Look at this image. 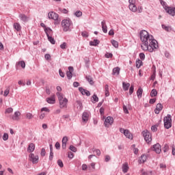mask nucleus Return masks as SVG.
<instances>
[{
	"label": "nucleus",
	"mask_w": 175,
	"mask_h": 175,
	"mask_svg": "<svg viewBox=\"0 0 175 175\" xmlns=\"http://www.w3.org/2000/svg\"><path fill=\"white\" fill-rule=\"evenodd\" d=\"M141 41L142 42V45L141 48L144 51H149V53H152L154 50H157L159 47L158 45V41L154 39L152 35H150L148 31L146 30H142L139 33Z\"/></svg>",
	"instance_id": "obj_1"
},
{
	"label": "nucleus",
	"mask_w": 175,
	"mask_h": 175,
	"mask_svg": "<svg viewBox=\"0 0 175 175\" xmlns=\"http://www.w3.org/2000/svg\"><path fill=\"white\" fill-rule=\"evenodd\" d=\"M62 27L64 32H70L73 29V23L69 18L64 19L62 21Z\"/></svg>",
	"instance_id": "obj_2"
},
{
	"label": "nucleus",
	"mask_w": 175,
	"mask_h": 175,
	"mask_svg": "<svg viewBox=\"0 0 175 175\" xmlns=\"http://www.w3.org/2000/svg\"><path fill=\"white\" fill-rule=\"evenodd\" d=\"M163 122H164V128L165 129H170V127L172 126V115L167 114V116H165L163 118Z\"/></svg>",
	"instance_id": "obj_3"
},
{
	"label": "nucleus",
	"mask_w": 175,
	"mask_h": 175,
	"mask_svg": "<svg viewBox=\"0 0 175 175\" xmlns=\"http://www.w3.org/2000/svg\"><path fill=\"white\" fill-rule=\"evenodd\" d=\"M142 135L144 136L145 142L146 143H150V142H152V135H151V133L148 131H144L142 132Z\"/></svg>",
	"instance_id": "obj_4"
},
{
	"label": "nucleus",
	"mask_w": 175,
	"mask_h": 175,
	"mask_svg": "<svg viewBox=\"0 0 175 175\" xmlns=\"http://www.w3.org/2000/svg\"><path fill=\"white\" fill-rule=\"evenodd\" d=\"M48 17L50 20H54V21H56V23H59V21L58 20L59 16L58 15V14L54 12H49Z\"/></svg>",
	"instance_id": "obj_5"
},
{
	"label": "nucleus",
	"mask_w": 175,
	"mask_h": 175,
	"mask_svg": "<svg viewBox=\"0 0 175 175\" xmlns=\"http://www.w3.org/2000/svg\"><path fill=\"white\" fill-rule=\"evenodd\" d=\"M29 159L33 165H35L39 162V156L35 155L33 153H31L29 155Z\"/></svg>",
	"instance_id": "obj_6"
},
{
	"label": "nucleus",
	"mask_w": 175,
	"mask_h": 175,
	"mask_svg": "<svg viewBox=\"0 0 175 175\" xmlns=\"http://www.w3.org/2000/svg\"><path fill=\"white\" fill-rule=\"evenodd\" d=\"M60 109H66L68 107V98H64L63 100H59Z\"/></svg>",
	"instance_id": "obj_7"
},
{
	"label": "nucleus",
	"mask_w": 175,
	"mask_h": 175,
	"mask_svg": "<svg viewBox=\"0 0 175 175\" xmlns=\"http://www.w3.org/2000/svg\"><path fill=\"white\" fill-rule=\"evenodd\" d=\"M114 122V119L113 117L108 116L105 118L104 122L105 126L109 127V125H111Z\"/></svg>",
	"instance_id": "obj_8"
},
{
	"label": "nucleus",
	"mask_w": 175,
	"mask_h": 175,
	"mask_svg": "<svg viewBox=\"0 0 175 175\" xmlns=\"http://www.w3.org/2000/svg\"><path fill=\"white\" fill-rule=\"evenodd\" d=\"M165 12L166 13H168L170 16H172V17H174L175 16V7H165Z\"/></svg>",
	"instance_id": "obj_9"
},
{
	"label": "nucleus",
	"mask_w": 175,
	"mask_h": 175,
	"mask_svg": "<svg viewBox=\"0 0 175 175\" xmlns=\"http://www.w3.org/2000/svg\"><path fill=\"white\" fill-rule=\"evenodd\" d=\"M73 66L68 67V71L66 72V76L68 80H70L73 77Z\"/></svg>",
	"instance_id": "obj_10"
},
{
	"label": "nucleus",
	"mask_w": 175,
	"mask_h": 175,
	"mask_svg": "<svg viewBox=\"0 0 175 175\" xmlns=\"http://www.w3.org/2000/svg\"><path fill=\"white\" fill-rule=\"evenodd\" d=\"M46 100L49 105H54V103H55V94H53L50 97L46 98Z\"/></svg>",
	"instance_id": "obj_11"
},
{
	"label": "nucleus",
	"mask_w": 175,
	"mask_h": 175,
	"mask_svg": "<svg viewBox=\"0 0 175 175\" xmlns=\"http://www.w3.org/2000/svg\"><path fill=\"white\" fill-rule=\"evenodd\" d=\"M90 118V113L87 111H84L82 113V121L83 122H87Z\"/></svg>",
	"instance_id": "obj_12"
},
{
	"label": "nucleus",
	"mask_w": 175,
	"mask_h": 175,
	"mask_svg": "<svg viewBox=\"0 0 175 175\" xmlns=\"http://www.w3.org/2000/svg\"><path fill=\"white\" fill-rule=\"evenodd\" d=\"M153 151H155L157 154H161V144H156L153 145Z\"/></svg>",
	"instance_id": "obj_13"
},
{
	"label": "nucleus",
	"mask_w": 175,
	"mask_h": 175,
	"mask_svg": "<svg viewBox=\"0 0 175 175\" xmlns=\"http://www.w3.org/2000/svg\"><path fill=\"white\" fill-rule=\"evenodd\" d=\"M21 66V68L23 69H25V62H24V60H22L18 62H16V66H15L16 69V70L18 69V66Z\"/></svg>",
	"instance_id": "obj_14"
},
{
	"label": "nucleus",
	"mask_w": 175,
	"mask_h": 175,
	"mask_svg": "<svg viewBox=\"0 0 175 175\" xmlns=\"http://www.w3.org/2000/svg\"><path fill=\"white\" fill-rule=\"evenodd\" d=\"M44 31L47 38H49V36H51V35H53V29H51V28H50V27H45L44 29Z\"/></svg>",
	"instance_id": "obj_15"
},
{
	"label": "nucleus",
	"mask_w": 175,
	"mask_h": 175,
	"mask_svg": "<svg viewBox=\"0 0 175 175\" xmlns=\"http://www.w3.org/2000/svg\"><path fill=\"white\" fill-rule=\"evenodd\" d=\"M122 170L124 173H128V170H129V165L128 163H124L122 165Z\"/></svg>",
	"instance_id": "obj_16"
},
{
	"label": "nucleus",
	"mask_w": 175,
	"mask_h": 175,
	"mask_svg": "<svg viewBox=\"0 0 175 175\" xmlns=\"http://www.w3.org/2000/svg\"><path fill=\"white\" fill-rule=\"evenodd\" d=\"M19 18L21 20V21H23V23H27L28 20H29V18H28V16L24 14H20Z\"/></svg>",
	"instance_id": "obj_17"
},
{
	"label": "nucleus",
	"mask_w": 175,
	"mask_h": 175,
	"mask_svg": "<svg viewBox=\"0 0 175 175\" xmlns=\"http://www.w3.org/2000/svg\"><path fill=\"white\" fill-rule=\"evenodd\" d=\"M75 107L77 109V110H82L83 109V104L81 103V101L77 100L75 104Z\"/></svg>",
	"instance_id": "obj_18"
},
{
	"label": "nucleus",
	"mask_w": 175,
	"mask_h": 175,
	"mask_svg": "<svg viewBox=\"0 0 175 175\" xmlns=\"http://www.w3.org/2000/svg\"><path fill=\"white\" fill-rule=\"evenodd\" d=\"M33 151H35V144L33 143H31L28 146L27 152H33Z\"/></svg>",
	"instance_id": "obj_19"
},
{
	"label": "nucleus",
	"mask_w": 175,
	"mask_h": 175,
	"mask_svg": "<svg viewBox=\"0 0 175 175\" xmlns=\"http://www.w3.org/2000/svg\"><path fill=\"white\" fill-rule=\"evenodd\" d=\"M101 27H102V29H103V31L104 32V33H107V25H106L105 21H103L101 22Z\"/></svg>",
	"instance_id": "obj_20"
},
{
	"label": "nucleus",
	"mask_w": 175,
	"mask_h": 175,
	"mask_svg": "<svg viewBox=\"0 0 175 175\" xmlns=\"http://www.w3.org/2000/svg\"><path fill=\"white\" fill-rule=\"evenodd\" d=\"M120 70H121V69L119 67L113 68L112 75L118 76V75H120Z\"/></svg>",
	"instance_id": "obj_21"
},
{
	"label": "nucleus",
	"mask_w": 175,
	"mask_h": 175,
	"mask_svg": "<svg viewBox=\"0 0 175 175\" xmlns=\"http://www.w3.org/2000/svg\"><path fill=\"white\" fill-rule=\"evenodd\" d=\"M129 87H131V84L129 83L122 82V88L124 91H128L129 90Z\"/></svg>",
	"instance_id": "obj_22"
},
{
	"label": "nucleus",
	"mask_w": 175,
	"mask_h": 175,
	"mask_svg": "<svg viewBox=\"0 0 175 175\" xmlns=\"http://www.w3.org/2000/svg\"><path fill=\"white\" fill-rule=\"evenodd\" d=\"M14 29L18 32L19 31H21V25H20V23H14L13 25Z\"/></svg>",
	"instance_id": "obj_23"
},
{
	"label": "nucleus",
	"mask_w": 175,
	"mask_h": 175,
	"mask_svg": "<svg viewBox=\"0 0 175 175\" xmlns=\"http://www.w3.org/2000/svg\"><path fill=\"white\" fill-rule=\"evenodd\" d=\"M129 8L131 12H133L134 13L135 12H137V7H136V5L135 4H129Z\"/></svg>",
	"instance_id": "obj_24"
},
{
	"label": "nucleus",
	"mask_w": 175,
	"mask_h": 175,
	"mask_svg": "<svg viewBox=\"0 0 175 175\" xmlns=\"http://www.w3.org/2000/svg\"><path fill=\"white\" fill-rule=\"evenodd\" d=\"M135 64L136 68L139 69L141 66H143V60H141L140 59H137Z\"/></svg>",
	"instance_id": "obj_25"
},
{
	"label": "nucleus",
	"mask_w": 175,
	"mask_h": 175,
	"mask_svg": "<svg viewBox=\"0 0 175 175\" xmlns=\"http://www.w3.org/2000/svg\"><path fill=\"white\" fill-rule=\"evenodd\" d=\"M100 43V41H99L98 40L95 39L93 41L90 42V46H96Z\"/></svg>",
	"instance_id": "obj_26"
},
{
	"label": "nucleus",
	"mask_w": 175,
	"mask_h": 175,
	"mask_svg": "<svg viewBox=\"0 0 175 175\" xmlns=\"http://www.w3.org/2000/svg\"><path fill=\"white\" fill-rule=\"evenodd\" d=\"M124 135L127 137V139H133V136L132 135V133H131V132L128 129L126 130Z\"/></svg>",
	"instance_id": "obj_27"
},
{
	"label": "nucleus",
	"mask_w": 175,
	"mask_h": 175,
	"mask_svg": "<svg viewBox=\"0 0 175 175\" xmlns=\"http://www.w3.org/2000/svg\"><path fill=\"white\" fill-rule=\"evenodd\" d=\"M142 95H143V89L141 88H139L137 91V96L139 99H140Z\"/></svg>",
	"instance_id": "obj_28"
},
{
	"label": "nucleus",
	"mask_w": 175,
	"mask_h": 175,
	"mask_svg": "<svg viewBox=\"0 0 175 175\" xmlns=\"http://www.w3.org/2000/svg\"><path fill=\"white\" fill-rule=\"evenodd\" d=\"M147 161V156L142 154L139 159V163H144Z\"/></svg>",
	"instance_id": "obj_29"
},
{
	"label": "nucleus",
	"mask_w": 175,
	"mask_h": 175,
	"mask_svg": "<svg viewBox=\"0 0 175 175\" xmlns=\"http://www.w3.org/2000/svg\"><path fill=\"white\" fill-rule=\"evenodd\" d=\"M18 116H20V111H15L12 116V120H14V121H17V120H18Z\"/></svg>",
	"instance_id": "obj_30"
},
{
	"label": "nucleus",
	"mask_w": 175,
	"mask_h": 175,
	"mask_svg": "<svg viewBox=\"0 0 175 175\" xmlns=\"http://www.w3.org/2000/svg\"><path fill=\"white\" fill-rule=\"evenodd\" d=\"M161 27H162L163 29H165V31H166L167 32H170V31H172V27H170V26L161 25Z\"/></svg>",
	"instance_id": "obj_31"
},
{
	"label": "nucleus",
	"mask_w": 175,
	"mask_h": 175,
	"mask_svg": "<svg viewBox=\"0 0 175 175\" xmlns=\"http://www.w3.org/2000/svg\"><path fill=\"white\" fill-rule=\"evenodd\" d=\"M157 95H158V92L157 91V90L155 89L152 90L150 92V96L152 98H154V96H157Z\"/></svg>",
	"instance_id": "obj_32"
},
{
	"label": "nucleus",
	"mask_w": 175,
	"mask_h": 175,
	"mask_svg": "<svg viewBox=\"0 0 175 175\" xmlns=\"http://www.w3.org/2000/svg\"><path fill=\"white\" fill-rule=\"evenodd\" d=\"M159 2L161 3V5H163V9H165V10H166V8L169 7V5H167V4L166 3V1H165L163 0H159Z\"/></svg>",
	"instance_id": "obj_33"
},
{
	"label": "nucleus",
	"mask_w": 175,
	"mask_h": 175,
	"mask_svg": "<svg viewBox=\"0 0 175 175\" xmlns=\"http://www.w3.org/2000/svg\"><path fill=\"white\" fill-rule=\"evenodd\" d=\"M56 95L58 98V100H62L63 99H65V98H64V94H62L61 92H57Z\"/></svg>",
	"instance_id": "obj_34"
},
{
	"label": "nucleus",
	"mask_w": 175,
	"mask_h": 175,
	"mask_svg": "<svg viewBox=\"0 0 175 175\" xmlns=\"http://www.w3.org/2000/svg\"><path fill=\"white\" fill-rule=\"evenodd\" d=\"M87 81H88V83H90V84H91V85H92V84H94V80H92V77H91V76H86L85 77Z\"/></svg>",
	"instance_id": "obj_35"
},
{
	"label": "nucleus",
	"mask_w": 175,
	"mask_h": 175,
	"mask_svg": "<svg viewBox=\"0 0 175 175\" xmlns=\"http://www.w3.org/2000/svg\"><path fill=\"white\" fill-rule=\"evenodd\" d=\"M92 98H93V101L92 100V103L99 102V98L98 97V96L96 94H93Z\"/></svg>",
	"instance_id": "obj_36"
},
{
	"label": "nucleus",
	"mask_w": 175,
	"mask_h": 175,
	"mask_svg": "<svg viewBox=\"0 0 175 175\" xmlns=\"http://www.w3.org/2000/svg\"><path fill=\"white\" fill-rule=\"evenodd\" d=\"M48 40L49 42H50V43H51V44H55V40H54V38L53 37H51V36H48Z\"/></svg>",
	"instance_id": "obj_37"
},
{
	"label": "nucleus",
	"mask_w": 175,
	"mask_h": 175,
	"mask_svg": "<svg viewBox=\"0 0 175 175\" xmlns=\"http://www.w3.org/2000/svg\"><path fill=\"white\" fill-rule=\"evenodd\" d=\"M163 152H167L169 151V146L167 144H165L163 148Z\"/></svg>",
	"instance_id": "obj_38"
},
{
	"label": "nucleus",
	"mask_w": 175,
	"mask_h": 175,
	"mask_svg": "<svg viewBox=\"0 0 175 175\" xmlns=\"http://www.w3.org/2000/svg\"><path fill=\"white\" fill-rule=\"evenodd\" d=\"M131 147L133 148V150L134 154H135V155H137V154L139 152V149L137 148H135V144L132 145Z\"/></svg>",
	"instance_id": "obj_39"
},
{
	"label": "nucleus",
	"mask_w": 175,
	"mask_h": 175,
	"mask_svg": "<svg viewBox=\"0 0 175 175\" xmlns=\"http://www.w3.org/2000/svg\"><path fill=\"white\" fill-rule=\"evenodd\" d=\"M111 44H112V46H113V47H115L116 49H118V42L113 40L111 41Z\"/></svg>",
	"instance_id": "obj_40"
},
{
	"label": "nucleus",
	"mask_w": 175,
	"mask_h": 175,
	"mask_svg": "<svg viewBox=\"0 0 175 175\" xmlns=\"http://www.w3.org/2000/svg\"><path fill=\"white\" fill-rule=\"evenodd\" d=\"M139 57L142 61H144V59H146V55H144V53H140L139 54Z\"/></svg>",
	"instance_id": "obj_41"
},
{
	"label": "nucleus",
	"mask_w": 175,
	"mask_h": 175,
	"mask_svg": "<svg viewBox=\"0 0 175 175\" xmlns=\"http://www.w3.org/2000/svg\"><path fill=\"white\" fill-rule=\"evenodd\" d=\"M123 111L124 113H125V114H129V111H128V107L124 104H123Z\"/></svg>",
	"instance_id": "obj_42"
},
{
	"label": "nucleus",
	"mask_w": 175,
	"mask_h": 175,
	"mask_svg": "<svg viewBox=\"0 0 175 175\" xmlns=\"http://www.w3.org/2000/svg\"><path fill=\"white\" fill-rule=\"evenodd\" d=\"M75 16H76V17H81V16H83V12L81 11H77L75 12Z\"/></svg>",
	"instance_id": "obj_43"
},
{
	"label": "nucleus",
	"mask_w": 175,
	"mask_h": 175,
	"mask_svg": "<svg viewBox=\"0 0 175 175\" xmlns=\"http://www.w3.org/2000/svg\"><path fill=\"white\" fill-rule=\"evenodd\" d=\"M69 150H70V151H72V152H76L77 151V148L72 145L70 146Z\"/></svg>",
	"instance_id": "obj_44"
},
{
	"label": "nucleus",
	"mask_w": 175,
	"mask_h": 175,
	"mask_svg": "<svg viewBox=\"0 0 175 175\" xmlns=\"http://www.w3.org/2000/svg\"><path fill=\"white\" fill-rule=\"evenodd\" d=\"M8 139H9V135L6 133H4L3 135V140H4V142H6V140H8Z\"/></svg>",
	"instance_id": "obj_45"
},
{
	"label": "nucleus",
	"mask_w": 175,
	"mask_h": 175,
	"mask_svg": "<svg viewBox=\"0 0 175 175\" xmlns=\"http://www.w3.org/2000/svg\"><path fill=\"white\" fill-rule=\"evenodd\" d=\"M59 12H61L62 13H64V14H68V10H66V8H59Z\"/></svg>",
	"instance_id": "obj_46"
},
{
	"label": "nucleus",
	"mask_w": 175,
	"mask_h": 175,
	"mask_svg": "<svg viewBox=\"0 0 175 175\" xmlns=\"http://www.w3.org/2000/svg\"><path fill=\"white\" fill-rule=\"evenodd\" d=\"M156 109L157 110H160V111L162 110V109H163V106L162 105V104L161 103H158L156 106Z\"/></svg>",
	"instance_id": "obj_47"
},
{
	"label": "nucleus",
	"mask_w": 175,
	"mask_h": 175,
	"mask_svg": "<svg viewBox=\"0 0 175 175\" xmlns=\"http://www.w3.org/2000/svg\"><path fill=\"white\" fill-rule=\"evenodd\" d=\"M26 118H27L28 120H32V118H33V115H32V113H27L26 114Z\"/></svg>",
	"instance_id": "obj_48"
},
{
	"label": "nucleus",
	"mask_w": 175,
	"mask_h": 175,
	"mask_svg": "<svg viewBox=\"0 0 175 175\" xmlns=\"http://www.w3.org/2000/svg\"><path fill=\"white\" fill-rule=\"evenodd\" d=\"M134 90H135V86H133V85H131L129 88V94L132 95V94H133Z\"/></svg>",
	"instance_id": "obj_49"
},
{
	"label": "nucleus",
	"mask_w": 175,
	"mask_h": 175,
	"mask_svg": "<svg viewBox=\"0 0 175 175\" xmlns=\"http://www.w3.org/2000/svg\"><path fill=\"white\" fill-rule=\"evenodd\" d=\"M57 165L59 166V167H64V163L62 162V160H57Z\"/></svg>",
	"instance_id": "obj_50"
},
{
	"label": "nucleus",
	"mask_w": 175,
	"mask_h": 175,
	"mask_svg": "<svg viewBox=\"0 0 175 175\" xmlns=\"http://www.w3.org/2000/svg\"><path fill=\"white\" fill-rule=\"evenodd\" d=\"M5 113L10 114V113H13V108L9 107L5 110Z\"/></svg>",
	"instance_id": "obj_51"
},
{
	"label": "nucleus",
	"mask_w": 175,
	"mask_h": 175,
	"mask_svg": "<svg viewBox=\"0 0 175 175\" xmlns=\"http://www.w3.org/2000/svg\"><path fill=\"white\" fill-rule=\"evenodd\" d=\"M143 170H142V175H152V172L150 171V172H143Z\"/></svg>",
	"instance_id": "obj_52"
},
{
	"label": "nucleus",
	"mask_w": 175,
	"mask_h": 175,
	"mask_svg": "<svg viewBox=\"0 0 175 175\" xmlns=\"http://www.w3.org/2000/svg\"><path fill=\"white\" fill-rule=\"evenodd\" d=\"M85 65L86 68H90V59H85Z\"/></svg>",
	"instance_id": "obj_53"
},
{
	"label": "nucleus",
	"mask_w": 175,
	"mask_h": 175,
	"mask_svg": "<svg viewBox=\"0 0 175 175\" xmlns=\"http://www.w3.org/2000/svg\"><path fill=\"white\" fill-rule=\"evenodd\" d=\"M68 155L70 159H73V157H75V154L72 152H68Z\"/></svg>",
	"instance_id": "obj_54"
},
{
	"label": "nucleus",
	"mask_w": 175,
	"mask_h": 175,
	"mask_svg": "<svg viewBox=\"0 0 175 175\" xmlns=\"http://www.w3.org/2000/svg\"><path fill=\"white\" fill-rule=\"evenodd\" d=\"M105 58H113V53H107L105 55Z\"/></svg>",
	"instance_id": "obj_55"
},
{
	"label": "nucleus",
	"mask_w": 175,
	"mask_h": 175,
	"mask_svg": "<svg viewBox=\"0 0 175 175\" xmlns=\"http://www.w3.org/2000/svg\"><path fill=\"white\" fill-rule=\"evenodd\" d=\"M151 131L152 132H157L158 131V128L157 127L156 125H153L151 126Z\"/></svg>",
	"instance_id": "obj_56"
},
{
	"label": "nucleus",
	"mask_w": 175,
	"mask_h": 175,
	"mask_svg": "<svg viewBox=\"0 0 175 175\" xmlns=\"http://www.w3.org/2000/svg\"><path fill=\"white\" fill-rule=\"evenodd\" d=\"M10 92V89L7 88L5 91H4V96H8V95H9V93Z\"/></svg>",
	"instance_id": "obj_57"
},
{
	"label": "nucleus",
	"mask_w": 175,
	"mask_h": 175,
	"mask_svg": "<svg viewBox=\"0 0 175 175\" xmlns=\"http://www.w3.org/2000/svg\"><path fill=\"white\" fill-rule=\"evenodd\" d=\"M59 75L60 77H65V72H62V70H59Z\"/></svg>",
	"instance_id": "obj_58"
},
{
	"label": "nucleus",
	"mask_w": 175,
	"mask_h": 175,
	"mask_svg": "<svg viewBox=\"0 0 175 175\" xmlns=\"http://www.w3.org/2000/svg\"><path fill=\"white\" fill-rule=\"evenodd\" d=\"M60 48L62 49V50H65V49H66V42H63L60 45Z\"/></svg>",
	"instance_id": "obj_59"
},
{
	"label": "nucleus",
	"mask_w": 175,
	"mask_h": 175,
	"mask_svg": "<svg viewBox=\"0 0 175 175\" xmlns=\"http://www.w3.org/2000/svg\"><path fill=\"white\" fill-rule=\"evenodd\" d=\"M55 147L56 150H59V148H61V144H59V142H56L55 144Z\"/></svg>",
	"instance_id": "obj_60"
},
{
	"label": "nucleus",
	"mask_w": 175,
	"mask_h": 175,
	"mask_svg": "<svg viewBox=\"0 0 175 175\" xmlns=\"http://www.w3.org/2000/svg\"><path fill=\"white\" fill-rule=\"evenodd\" d=\"M46 155V149L42 148L41 149V157H44Z\"/></svg>",
	"instance_id": "obj_61"
},
{
	"label": "nucleus",
	"mask_w": 175,
	"mask_h": 175,
	"mask_svg": "<svg viewBox=\"0 0 175 175\" xmlns=\"http://www.w3.org/2000/svg\"><path fill=\"white\" fill-rule=\"evenodd\" d=\"M85 90L84 88H79V91L81 92V94H82V95H84Z\"/></svg>",
	"instance_id": "obj_62"
},
{
	"label": "nucleus",
	"mask_w": 175,
	"mask_h": 175,
	"mask_svg": "<svg viewBox=\"0 0 175 175\" xmlns=\"http://www.w3.org/2000/svg\"><path fill=\"white\" fill-rule=\"evenodd\" d=\"M81 35L83 38H88V33L87 31H83Z\"/></svg>",
	"instance_id": "obj_63"
},
{
	"label": "nucleus",
	"mask_w": 175,
	"mask_h": 175,
	"mask_svg": "<svg viewBox=\"0 0 175 175\" xmlns=\"http://www.w3.org/2000/svg\"><path fill=\"white\" fill-rule=\"evenodd\" d=\"M62 142L63 144H66L68 143V137L66 136L64 137Z\"/></svg>",
	"instance_id": "obj_64"
}]
</instances>
